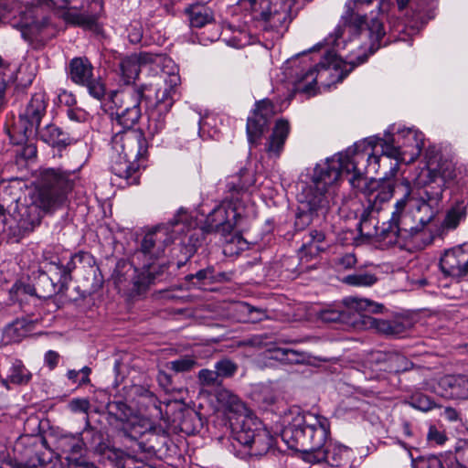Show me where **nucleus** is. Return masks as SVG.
Returning <instances> with one entry per match:
<instances>
[{"label":"nucleus","instance_id":"52","mask_svg":"<svg viewBox=\"0 0 468 468\" xmlns=\"http://www.w3.org/2000/svg\"><path fill=\"white\" fill-rule=\"evenodd\" d=\"M90 408V403L87 399H73L69 403V409L74 413H87Z\"/></svg>","mask_w":468,"mask_h":468},{"label":"nucleus","instance_id":"17","mask_svg":"<svg viewBox=\"0 0 468 468\" xmlns=\"http://www.w3.org/2000/svg\"><path fill=\"white\" fill-rule=\"evenodd\" d=\"M233 439L249 447L250 453L255 456L265 454L272 445V438L261 423L250 417H245L233 430Z\"/></svg>","mask_w":468,"mask_h":468},{"label":"nucleus","instance_id":"3","mask_svg":"<svg viewBox=\"0 0 468 468\" xmlns=\"http://www.w3.org/2000/svg\"><path fill=\"white\" fill-rule=\"evenodd\" d=\"M399 11L409 7L411 17L417 23L426 24L434 17L433 0H395ZM391 0H347L341 23L350 32L363 35L369 40V54L393 41V33L387 36L383 26L384 14L388 13ZM394 40L396 37H394Z\"/></svg>","mask_w":468,"mask_h":468},{"label":"nucleus","instance_id":"57","mask_svg":"<svg viewBox=\"0 0 468 468\" xmlns=\"http://www.w3.org/2000/svg\"><path fill=\"white\" fill-rule=\"evenodd\" d=\"M58 101L68 108L74 107L77 102L75 95L67 90H62L58 94Z\"/></svg>","mask_w":468,"mask_h":468},{"label":"nucleus","instance_id":"11","mask_svg":"<svg viewBox=\"0 0 468 468\" xmlns=\"http://www.w3.org/2000/svg\"><path fill=\"white\" fill-rule=\"evenodd\" d=\"M186 211L180 209L172 220L159 224L148 230L141 241L139 252L144 261H157L164 254L165 248L176 239L186 236Z\"/></svg>","mask_w":468,"mask_h":468},{"label":"nucleus","instance_id":"56","mask_svg":"<svg viewBox=\"0 0 468 468\" xmlns=\"http://www.w3.org/2000/svg\"><path fill=\"white\" fill-rule=\"evenodd\" d=\"M94 261L92 255L86 251H80L70 255L69 263H91Z\"/></svg>","mask_w":468,"mask_h":468},{"label":"nucleus","instance_id":"22","mask_svg":"<svg viewBox=\"0 0 468 468\" xmlns=\"http://www.w3.org/2000/svg\"><path fill=\"white\" fill-rule=\"evenodd\" d=\"M428 386V390L445 399H468V378L464 375H446Z\"/></svg>","mask_w":468,"mask_h":468},{"label":"nucleus","instance_id":"13","mask_svg":"<svg viewBox=\"0 0 468 468\" xmlns=\"http://www.w3.org/2000/svg\"><path fill=\"white\" fill-rule=\"evenodd\" d=\"M144 100V89L128 86L122 90H114L102 101V108L121 128H133L139 122Z\"/></svg>","mask_w":468,"mask_h":468},{"label":"nucleus","instance_id":"53","mask_svg":"<svg viewBox=\"0 0 468 468\" xmlns=\"http://www.w3.org/2000/svg\"><path fill=\"white\" fill-rule=\"evenodd\" d=\"M218 278L214 275V270L212 267L208 266L207 268L201 270L196 273V277L200 281L208 280L210 282L213 281H223L226 279L224 273H218Z\"/></svg>","mask_w":468,"mask_h":468},{"label":"nucleus","instance_id":"9","mask_svg":"<svg viewBox=\"0 0 468 468\" xmlns=\"http://www.w3.org/2000/svg\"><path fill=\"white\" fill-rule=\"evenodd\" d=\"M80 165L76 169L47 168L40 174L37 197L28 210L37 211L41 208L48 211L58 207L73 189L79 180Z\"/></svg>","mask_w":468,"mask_h":468},{"label":"nucleus","instance_id":"10","mask_svg":"<svg viewBox=\"0 0 468 468\" xmlns=\"http://www.w3.org/2000/svg\"><path fill=\"white\" fill-rule=\"evenodd\" d=\"M240 217V206L232 204V200L226 199L207 215L201 228H197V222L187 214L183 243L196 248L200 244L205 233L216 232L222 236L229 235Z\"/></svg>","mask_w":468,"mask_h":468},{"label":"nucleus","instance_id":"60","mask_svg":"<svg viewBox=\"0 0 468 468\" xmlns=\"http://www.w3.org/2000/svg\"><path fill=\"white\" fill-rule=\"evenodd\" d=\"M343 35V27L342 26H337V27L335 29L334 34H331L327 38L324 39V44L327 46H333V47H338L339 42L338 39Z\"/></svg>","mask_w":468,"mask_h":468},{"label":"nucleus","instance_id":"43","mask_svg":"<svg viewBox=\"0 0 468 468\" xmlns=\"http://www.w3.org/2000/svg\"><path fill=\"white\" fill-rule=\"evenodd\" d=\"M378 281L374 274L370 273H355L347 275L343 279V282L352 286H371Z\"/></svg>","mask_w":468,"mask_h":468},{"label":"nucleus","instance_id":"16","mask_svg":"<svg viewBox=\"0 0 468 468\" xmlns=\"http://www.w3.org/2000/svg\"><path fill=\"white\" fill-rule=\"evenodd\" d=\"M427 168L421 172L426 180L419 179L418 185H431L443 189L447 183L454 181L461 173L457 167L454 156L449 153H442L435 147L427 151Z\"/></svg>","mask_w":468,"mask_h":468},{"label":"nucleus","instance_id":"58","mask_svg":"<svg viewBox=\"0 0 468 468\" xmlns=\"http://www.w3.org/2000/svg\"><path fill=\"white\" fill-rule=\"evenodd\" d=\"M12 4L9 0H0V23H5L9 18L12 13Z\"/></svg>","mask_w":468,"mask_h":468},{"label":"nucleus","instance_id":"30","mask_svg":"<svg viewBox=\"0 0 468 468\" xmlns=\"http://www.w3.org/2000/svg\"><path fill=\"white\" fill-rule=\"evenodd\" d=\"M37 267H38V265H27V271L30 272V275L29 273H27V275L32 284H25L23 282H16L15 284H13L9 291L12 299L19 300V296L21 294L37 295L38 297L48 296V292H44L45 294L43 295L39 294V291H43V285H37L38 272Z\"/></svg>","mask_w":468,"mask_h":468},{"label":"nucleus","instance_id":"36","mask_svg":"<svg viewBox=\"0 0 468 468\" xmlns=\"http://www.w3.org/2000/svg\"><path fill=\"white\" fill-rule=\"evenodd\" d=\"M30 378V372L25 367L20 360H16L9 368L7 378L3 379L2 383L5 387H7L8 382L22 385L27 384Z\"/></svg>","mask_w":468,"mask_h":468},{"label":"nucleus","instance_id":"15","mask_svg":"<svg viewBox=\"0 0 468 468\" xmlns=\"http://www.w3.org/2000/svg\"><path fill=\"white\" fill-rule=\"evenodd\" d=\"M48 99L42 91L36 92L30 100L21 108L19 112L20 127L5 128L10 142L20 145L36 133L41 120L47 113Z\"/></svg>","mask_w":468,"mask_h":468},{"label":"nucleus","instance_id":"50","mask_svg":"<svg viewBox=\"0 0 468 468\" xmlns=\"http://www.w3.org/2000/svg\"><path fill=\"white\" fill-rule=\"evenodd\" d=\"M108 410L110 414H113L117 420L122 421L124 420L128 416L127 411H129V408L124 402L122 401L109 404Z\"/></svg>","mask_w":468,"mask_h":468},{"label":"nucleus","instance_id":"55","mask_svg":"<svg viewBox=\"0 0 468 468\" xmlns=\"http://www.w3.org/2000/svg\"><path fill=\"white\" fill-rule=\"evenodd\" d=\"M159 385L166 391L171 392L174 390L172 387V377L165 371H160L157 376Z\"/></svg>","mask_w":468,"mask_h":468},{"label":"nucleus","instance_id":"34","mask_svg":"<svg viewBox=\"0 0 468 468\" xmlns=\"http://www.w3.org/2000/svg\"><path fill=\"white\" fill-rule=\"evenodd\" d=\"M468 203L465 199L456 201L448 210L443 225L447 229H456L460 222L466 218Z\"/></svg>","mask_w":468,"mask_h":468},{"label":"nucleus","instance_id":"18","mask_svg":"<svg viewBox=\"0 0 468 468\" xmlns=\"http://www.w3.org/2000/svg\"><path fill=\"white\" fill-rule=\"evenodd\" d=\"M179 81V76L172 74L168 80L159 77L155 82L142 85L139 88L144 89V100L147 103L151 99V94L154 93V111L157 113H167L175 102L176 87Z\"/></svg>","mask_w":468,"mask_h":468},{"label":"nucleus","instance_id":"4","mask_svg":"<svg viewBox=\"0 0 468 468\" xmlns=\"http://www.w3.org/2000/svg\"><path fill=\"white\" fill-rule=\"evenodd\" d=\"M48 11H56L66 23L86 28L93 27L98 20L96 15L80 13L75 7L57 6L54 0H32L19 11L18 20L14 16L12 25L21 31L24 39L44 45L58 32L45 15Z\"/></svg>","mask_w":468,"mask_h":468},{"label":"nucleus","instance_id":"40","mask_svg":"<svg viewBox=\"0 0 468 468\" xmlns=\"http://www.w3.org/2000/svg\"><path fill=\"white\" fill-rule=\"evenodd\" d=\"M274 354L276 359L287 364H302L308 358L306 353L291 348H278Z\"/></svg>","mask_w":468,"mask_h":468},{"label":"nucleus","instance_id":"26","mask_svg":"<svg viewBox=\"0 0 468 468\" xmlns=\"http://www.w3.org/2000/svg\"><path fill=\"white\" fill-rule=\"evenodd\" d=\"M155 56L151 53L143 52L139 55H132L121 59L119 68L122 80L129 85L138 77L140 68L143 64L153 63L155 61Z\"/></svg>","mask_w":468,"mask_h":468},{"label":"nucleus","instance_id":"51","mask_svg":"<svg viewBox=\"0 0 468 468\" xmlns=\"http://www.w3.org/2000/svg\"><path fill=\"white\" fill-rule=\"evenodd\" d=\"M427 440L438 445H443L448 437L443 431H440L435 425H431L427 433Z\"/></svg>","mask_w":468,"mask_h":468},{"label":"nucleus","instance_id":"23","mask_svg":"<svg viewBox=\"0 0 468 468\" xmlns=\"http://www.w3.org/2000/svg\"><path fill=\"white\" fill-rule=\"evenodd\" d=\"M38 272L37 285H43V292L48 295L62 292L68 288V284L71 280L72 268L70 265H51L48 274L42 271L39 266L37 267Z\"/></svg>","mask_w":468,"mask_h":468},{"label":"nucleus","instance_id":"32","mask_svg":"<svg viewBox=\"0 0 468 468\" xmlns=\"http://www.w3.org/2000/svg\"><path fill=\"white\" fill-rule=\"evenodd\" d=\"M316 316L324 323H343L355 324L356 320L351 319L346 312L345 307L340 303L326 305L316 313Z\"/></svg>","mask_w":468,"mask_h":468},{"label":"nucleus","instance_id":"5","mask_svg":"<svg viewBox=\"0 0 468 468\" xmlns=\"http://www.w3.org/2000/svg\"><path fill=\"white\" fill-rule=\"evenodd\" d=\"M401 192L392 212V222L395 231L401 233L406 239L414 231L430 223L439 211L442 198V188L431 185H422L414 188L410 181H404L399 186Z\"/></svg>","mask_w":468,"mask_h":468},{"label":"nucleus","instance_id":"19","mask_svg":"<svg viewBox=\"0 0 468 468\" xmlns=\"http://www.w3.org/2000/svg\"><path fill=\"white\" fill-rule=\"evenodd\" d=\"M69 78L77 85L87 88L93 98L101 101L105 95L104 84L93 76V67L86 58L77 57L70 60L68 69Z\"/></svg>","mask_w":468,"mask_h":468},{"label":"nucleus","instance_id":"46","mask_svg":"<svg viewBox=\"0 0 468 468\" xmlns=\"http://www.w3.org/2000/svg\"><path fill=\"white\" fill-rule=\"evenodd\" d=\"M197 360L192 356H184L169 363L170 368L176 373L188 372L197 366Z\"/></svg>","mask_w":468,"mask_h":468},{"label":"nucleus","instance_id":"41","mask_svg":"<svg viewBox=\"0 0 468 468\" xmlns=\"http://www.w3.org/2000/svg\"><path fill=\"white\" fill-rule=\"evenodd\" d=\"M216 397L218 403L230 411H239L243 408V404L239 397L229 389H219Z\"/></svg>","mask_w":468,"mask_h":468},{"label":"nucleus","instance_id":"61","mask_svg":"<svg viewBox=\"0 0 468 468\" xmlns=\"http://www.w3.org/2000/svg\"><path fill=\"white\" fill-rule=\"evenodd\" d=\"M8 87V81L5 80V75L0 74V112L5 106L7 101L5 92Z\"/></svg>","mask_w":468,"mask_h":468},{"label":"nucleus","instance_id":"31","mask_svg":"<svg viewBox=\"0 0 468 468\" xmlns=\"http://www.w3.org/2000/svg\"><path fill=\"white\" fill-rule=\"evenodd\" d=\"M325 239L323 232L318 230H312L304 237L303 243L298 250L301 261H310L323 250L320 245Z\"/></svg>","mask_w":468,"mask_h":468},{"label":"nucleus","instance_id":"44","mask_svg":"<svg viewBox=\"0 0 468 468\" xmlns=\"http://www.w3.org/2000/svg\"><path fill=\"white\" fill-rule=\"evenodd\" d=\"M197 379L198 383L202 387L213 388L220 387L222 385V381L216 369L211 370L204 368L199 370L197 374Z\"/></svg>","mask_w":468,"mask_h":468},{"label":"nucleus","instance_id":"54","mask_svg":"<svg viewBox=\"0 0 468 468\" xmlns=\"http://www.w3.org/2000/svg\"><path fill=\"white\" fill-rule=\"evenodd\" d=\"M67 116L69 120L81 122L87 119L88 113L78 107H71L67 109Z\"/></svg>","mask_w":468,"mask_h":468},{"label":"nucleus","instance_id":"48","mask_svg":"<svg viewBox=\"0 0 468 468\" xmlns=\"http://www.w3.org/2000/svg\"><path fill=\"white\" fill-rule=\"evenodd\" d=\"M445 276L460 278L468 274V265H439Z\"/></svg>","mask_w":468,"mask_h":468},{"label":"nucleus","instance_id":"20","mask_svg":"<svg viewBox=\"0 0 468 468\" xmlns=\"http://www.w3.org/2000/svg\"><path fill=\"white\" fill-rule=\"evenodd\" d=\"M371 209L364 208L359 223L358 231L361 236L367 239H376L378 241H387L388 243L397 242V239L401 237L400 232L395 231L396 226L392 222V217L388 223L378 226V214Z\"/></svg>","mask_w":468,"mask_h":468},{"label":"nucleus","instance_id":"59","mask_svg":"<svg viewBox=\"0 0 468 468\" xmlns=\"http://www.w3.org/2000/svg\"><path fill=\"white\" fill-rule=\"evenodd\" d=\"M58 360H59V354L56 351L48 350L45 354V364L51 370L54 369L58 366Z\"/></svg>","mask_w":468,"mask_h":468},{"label":"nucleus","instance_id":"24","mask_svg":"<svg viewBox=\"0 0 468 468\" xmlns=\"http://www.w3.org/2000/svg\"><path fill=\"white\" fill-rule=\"evenodd\" d=\"M273 105L269 100H262L256 103L252 116L247 121V135L250 144H256L266 131L270 119L273 116Z\"/></svg>","mask_w":468,"mask_h":468},{"label":"nucleus","instance_id":"47","mask_svg":"<svg viewBox=\"0 0 468 468\" xmlns=\"http://www.w3.org/2000/svg\"><path fill=\"white\" fill-rule=\"evenodd\" d=\"M165 113H157L153 111L149 116L148 132L152 135L159 133L165 128Z\"/></svg>","mask_w":468,"mask_h":468},{"label":"nucleus","instance_id":"39","mask_svg":"<svg viewBox=\"0 0 468 468\" xmlns=\"http://www.w3.org/2000/svg\"><path fill=\"white\" fill-rule=\"evenodd\" d=\"M224 237L226 239L223 246V253L226 256L232 257L234 255H238L247 248V241L239 234H229Z\"/></svg>","mask_w":468,"mask_h":468},{"label":"nucleus","instance_id":"29","mask_svg":"<svg viewBox=\"0 0 468 468\" xmlns=\"http://www.w3.org/2000/svg\"><path fill=\"white\" fill-rule=\"evenodd\" d=\"M36 133L44 143L58 150L66 148L74 141L67 132L53 123L38 128Z\"/></svg>","mask_w":468,"mask_h":468},{"label":"nucleus","instance_id":"45","mask_svg":"<svg viewBox=\"0 0 468 468\" xmlns=\"http://www.w3.org/2000/svg\"><path fill=\"white\" fill-rule=\"evenodd\" d=\"M214 368L217 370L221 381L223 378H232L238 371V365L229 358H222L215 363Z\"/></svg>","mask_w":468,"mask_h":468},{"label":"nucleus","instance_id":"38","mask_svg":"<svg viewBox=\"0 0 468 468\" xmlns=\"http://www.w3.org/2000/svg\"><path fill=\"white\" fill-rule=\"evenodd\" d=\"M468 263V243L445 250L440 258V263Z\"/></svg>","mask_w":468,"mask_h":468},{"label":"nucleus","instance_id":"33","mask_svg":"<svg viewBox=\"0 0 468 468\" xmlns=\"http://www.w3.org/2000/svg\"><path fill=\"white\" fill-rule=\"evenodd\" d=\"M28 333V324L26 319H16L6 324L2 332L4 344L20 342Z\"/></svg>","mask_w":468,"mask_h":468},{"label":"nucleus","instance_id":"8","mask_svg":"<svg viewBox=\"0 0 468 468\" xmlns=\"http://www.w3.org/2000/svg\"><path fill=\"white\" fill-rule=\"evenodd\" d=\"M390 127L384 134V137L376 136L369 138L367 146L373 148L379 145L382 149V155L387 159H394L395 163L390 166L389 174L395 176L399 163L406 162V154H410V162L419 156L424 145V135L422 133L413 129H401L396 133Z\"/></svg>","mask_w":468,"mask_h":468},{"label":"nucleus","instance_id":"42","mask_svg":"<svg viewBox=\"0 0 468 468\" xmlns=\"http://www.w3.org/2000/svg\"><path fill=\"white\" fill-rule=\"evenodd\" d=\"M410 405L421 411H429L437 407L435 401L421 392H414L409 401Z\"/></svg>","mask_w":468,"mask_h":468},{"label":"nucleus","instance_id":"49","mask_svg":"<svg viewBox=\"0 0 468 468\" xmlns=\"http://www.w3.org/2000/svg\"><path fill=\"white\" fill-rule=\"evenodd\" d=\"M66 460L69 468H99L94 463L82 455L79 457L67 456Z\"/></svg>","mask_w":468,"mask_h":468},{"label":"nucleus","instance_id":"2","mask_svg":"<svg viewBox=\"0 0 468 468\" xmlns=\"http://www.w3.org/2000/svg\"><path fill=\"white\" fill-rule=\"evenodd\" d=\"M281 437L288 448L300 452L305 463L330 466L343 465L350 455V449L338 442L329 441L330 422L327 418L309 411L301 412L292 408L285 417Z\"/></svg>","mask_w":468,"mask_h":468},{"label":"nucleus","instance_id":"63","mask_svg":"<svg viewBox=\"0 0 468 468\" xmlns=\"http://www.w3.org/2000/svg\"><path fill=\"white\" fill-rule=\"evenodd\" d=\"M143 34L140 27L131 26V29L128 33V37L130 42L136 44L139 43L142 39Z\"/></svg>","mask_w":468,"mask_h":468},{"label":"nucleus","instance_id":"6","mask_svg":"<svg viewBox=\"0 0 468 468\" xmlns=\"http://www.w3.org/2000/svg\"><path fill=\"white\" fill-rule=\"evenodd\" d=\"M112 138L111 169L118 177L128 180L129 184H136L133 177L139 168L138 161L147 154V143L144 133L133 128H122Z\"/></svg>","mask_w":468,"mask_h":468},{"label":"nucleus","instance_id":"7","mask_svg":"<svg viewBox=\"0 0 468 468\" xmlns=\"http://www.w3.org/2000/svg\"><path fill=\"white\" fill-rule=\"evenodd\" d=\"M367 58L368 55L364 52L346 61L334 51L327 50L323 59L314 67L295 73L296 77L292 80L293 91L314 95L318 80L331 77L334 83L341 82L356 66L366 62Z\"/></svg>","mask_w":468,"mask_h":468},{"label":"nucleus","instance_id":"28","mask_svg":"<svg viewBox=\"0 0 468 468\" xmlns=\"http://www.w3.org/2000/svg\"><path fill=\"white\" fill-rule=\"evenodd\" d=\"M290 133L289 122L285 120L276 122L271 134L268 137L264 150L270 158H278L284 147Z\"/></svg>","mask_w":468,"mask_h":468},{"label":"nucleus","instance_id":"12","mask_svg":"<svg viewBox=\"0 0 468 468\" xmlns=\"http://www.w3.org/2000/svg\"><path fill=\"white\" fill-rule=\"evenodd\" d=\"M342 305L351 319L356 320L354 325L362 329H376L378 332L397 336L404 332V325L398 321H388L372 317L368 314L381 313L384 306L380 303L356 296H348L342 300Z\"/></svg>","mask_w":468,"mask_h":468},{"label":"nucleus","instance_id":"35","mask_svg":"<svg viewBox=\"0 0 468 468\" xmlns=\"http://www.w3.org/2000/svg\"><path fill=\"white\" fill-rule=\"evenodd\" d=\"M186 13L194 27H202L213 20L211 9L203 5H192L186 9Z\"/></svg>","mask_w":468,"mask_h":468},{"label":"nucleus","instance_id":"37","mask_svg":"<svg viewBox=\"0 0 468 468\" xmlns=\"http://www.w3.org/2000/svg\"><path fill=\"white\" fill-rule=\"evenodd\" d=\"M97 433L96 430L90 425V420L88 417H86L85 420V427L80 435L85 436L82 439L76 438L75 436H71V439L74 441L72 443L68 444V451L69 452V456L78 457L77 454H80L84 446H85V440L89 435H90L91 439L94 438L95 434Z\"/></svg>","mask_w":468,"mask_h":468},{"label":"nucleus","instance_id":"27","mask_svg":"<svg viewBox=\"0 0 468 468\" xmlns=\"http://www.w3.org/2000/svg\"><path fill=\"white\" fill-rule=\"evenodd\" d=\"M254 182L253 174L247 168H241L239 173L229 176L226 187L229 196L226 197V200H232V204L239 205L237 196L245 193Z\"/></svg>","mask_w":468,"mask_h":468},{"label":"nucleus","instance_id":"1","mask_svg":"<svg viewBox=\"0 0 468 468\" xmlns=\"http://www.w3.org/2000/svg\"><path fill=\"white\" fill-rule=\"evenodd\" d=\"M365 144V142L356 143L353 148L315 165L311 181L303 184L298 194L299 206L294 221L296 230L304 229L315 218H325L330 209L337 205L335 183L341 174L353 173L356 179L364 174L378 172L382 156L368 153L366 148L360 150Z\"/></svg>","mask_w":468,"mask_h":468},{"label":"nucleus","instance_id":"62","mask_svg":"<svg viewBox=\"0 0 468 468\" xmlns=\"http://www.w3.org/2000/svg\"><path fill=\"white\" fill-rule=\"evenodd\" d=\"M441 415L444 417V419L451 422L462 420L460 413L455 409L451 407L445 408Z\"/></svg>","mask_w":468,"mask_h":468},{"label":"nucleus","instance_id":"25","mask_svg":"<svg viewBox=\"0 0 468 468\" xmlns=\"http://www.w3.org/2000/svg\"><path fill=\"white\" fill-rule=\"evenodd\" d=\"M369 362L379 365V370L400 373L412 368L413 364L406 356L399 354H384L377 351L370 354Z\"/></svg>","mask_w":468,"mask_h":468},{"label":"nucleus","instance_id":"14","mask_svg":"<svg viewBox=\"0 0 468 468\" xmlns=\"http://www.w3.org/2000/svg\"><path fill=\"white\" fill-rule=\"evenodd\" d=\"M157 265H115L112 274L113 283L120 293L133 300L144 293L163 271Z\"/></svg>","mask_w":468,"mask_h":468},{"label":"nucleus","instance_id":"21","mask_svg":"<svg viewBox=\"0 0 468 468\" xmlns=\"http://www.w3.org/2000/svg\"><path fill=\"white\" fill-rule=\"evenodd\" d=\"M404 181L409 180L403 177L396 180L384 178L370 182L367 193V205L365 208L371 209L373 212H379L382 209V205L388 202L393 195L401 197L399 186Z\"/></svg>","mask_w":468,"mask_h":468},{"label":"nucleus","instance_id":"64","mask_svg":"<svg viewBox=\"0 0 468 468\" xmlns=\"http://www.w3.org/2000/svg\"><path fill=\"white\" fill-rule=\"evenodd\" d=\"M142 396L148 400L150 406L154 407L156 410H160V401L153 392L144 390Z\"/></svg>","mask_w":468,"mask_h":468}]
</instances>
